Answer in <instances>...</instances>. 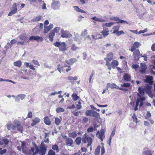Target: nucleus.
<instances>
[{"mask_svg": "<svg viewBox=\"0 0 155 155\" xmlns=\"http://www.w3.org/2000/svg\"><path fill=\"white\" fill-rule=\"evenodd\" d=\"M12 130L14 133H16L17 130L22 133L23 127L21 125V122L17 120H15L12 123Z\"/></svg>", "mask_w": 155, "mask_h": 155, "instance_id": "1", "label": "nucleus"}, {"mask_svg": "<svg viewBox=\"0 0 155 155\" xmlns=\"http://www.w3.org/2000/svg\"><path fill=\"white\" fill-rule=\"evenodd\" d=\"M47 150V146L45 144L44 142H42L40 145L39 148H38V153L40 155H45Z\"/></svg>", "mask_w": 155, "mask_h": 155, "instance_id": "2", "label": "nucleus"}, {"mask_svg": "<svg viewBox=\"0 0 155 155\" xmlns=\"http://www.w3.org/2000/svg\"><path fill=\"white\" fill-rule=\"evenodd\" d=\"M19 6V3H14L10 8V11L8 14V16H11L16 13L17 11V7Z\"/></svg>", "mask_w": 155, "mask_h": 155, "instance_id": "3", "label": "nucleus"}, {"mask_svg": "<svg viewBox=\"0 0 155 155\" xmlns=\"http://www.w3.org/2000/svg\"><path fill=\"white\" fill-rule=\"evenodd\" d=\"M38 147L36 144H34L33 146L31 147V149L29 151H27L28 155H35L38 153Z\"/></svg>", "mask_w": 155, "mask_h": 155, "instance_id": "4", "label": "nucleus"}, {"mask_svg": "<svg viewBox=\"0 0 155 155\" xmlns=\"http://www.w3.org/2000/svg\"><path fill=\"white\" fill-rule=\"evenodd\" d=\"M54 45L56 47L59 48V50L63 52H64L67 49L66 46L64 42H56L54 43Z\"/></svg>", "mask_w": 155, "mask_h": 155, "instance_id": "5", "label": "nucleus"}, {"mask_svg": "<svg viewBox=\"0 0 155 155\" xmlns=\"http://www.w3.org/2000/svg\"><path fill=\"white\" fill-rule=\"evenodd\" d=\"M12 96L15 99V102H19L20 101V99L21 100H23L25 98L26 95L25 94H20L17 95L16 96H15L14 95H12Z\"/></svg>", "mask_w": 155, "mask_h": 155, "instance_id": "6", "label": "nucleus"}, {"mask_svg": "<svg viewBox=\"0 0 155 155\" xmlns=\"http://www.w3.org/2000/svg\"><path fill=\"white\" fill-rule=\"evenodd\" d=\"M152 84H146L145 86L144 89L147 92L149 96L151 98H153V95L152 94L151 91V86Z\"/></svg>", "mask_w": 155, "mask_h": 155, "instance_id": "7", "label": "nucleus"}, {"mask_svg": "<svg viewBox=\"0 0 155 155\" xmlns=\"http://www.w3.org/2000/svg\"><path fill=\"white\" fill-rule=\"evenodd\" d=\"M110 19L111 20H114L117 21L116 23H126L128 24V22L126 21L120 19L118 17H111L110 18Z\"/></svg>", "mask_w": 155, "mask_h": 155, "instance_id": "8", "label": "nucleus"}, {"mask_svg": "<svg viewBox=\"0 0 155 155\" xmlns=\"http://www.w3.org/2000/svg\"><path fill=\"white\" fill-rule=\"evenodd\" d=\"M61 33L62 34L61 36L63 38L70 37L72 36V35L68 31H64L63 29H61Z\"/></svg>", "mask_w": 155, "mask_h": 155, "instance_id": "9", "label": "nucleus"}, {"mask_svg": "<svg viewBox=\"0 0 155 155\" xmlns=\"http://www.w3.org/2000/svg\"><path fill=\"white\" fill-rule=\"evenodd\" d=\"M105 132V130L104 129H101V130L100 132L98 131L96 133V135L97 137L100 139L101 141H103V137L104 136V134Z\"/></svg>", "mask_w": 155, "mask_h": 155, "instance_id": "10", "label": "nucleus"}, {"mask_svg": "<svg viewBox=\"0 0 155 155\" xmlns=\"http://www.w3.org/2000/svg\"><path fill=\"white\" fill-rule=\"evenodd\" d=\"M82 142L84 143H87V147H88L89 146H91L92 143V138L89 137H87L85 139L82 141Z\"/></svg>", "mask_w": 155, "mask_h": 155, "instance_id": "11", "label": "nucleus"}, {"mask_svg": "<svg viewBox=\"0 0 155 155\" xmlns=\"http://www.w3.org/2000/svg\"><path fill=\"white\" fill-rule=\"evenodd\" d=\"M60 6V2L58 1L53 2L51 4L52 8L54 10L58 9Z\"/></svg>", "mask_w": 155, "mask_h": 155, "instance_id": "12", "label": "nucleus"}, {"mask_svg": "<svg viewBox=\"0 0 155 155\" xmlns=\"http://www.w3.org/2000/svg\"><path fill=\"white\" fill-rule=\"evenodd\" d=\"M133 55L134 57L135 60L136 61L138 60L140 56H141L139 50H135L133 52Z\"/></svg>", "mask_w": 155, "mask_h": 155, "instance_id": "13", "label": "nucleus"}, {"mask_svg": "<svg viewBox=\"0 0 155 155\" xmlns=\"http://www.w3.org/2000/svg\"><path fill=\"white\" fill-rule=\"evenodd\" d=\"M103 30L101 32L102 35V37L103 38H105L108 36L109 34V31L107 28H105L104 27H103Z\"/></svg>", "mask_w": 155, "mask_h": 155, "instance_id": "14", "label": "nucleus"}, {"mask_svg": "<svg viewBox=\"0 0 155 155\" xmlns=\"http://www.w3.org/2000/svg\"><path fill=\"white\" fill-rule=\"evenodd\" d=\"M140 45V43L137 42H135L131 46V48L130 51L131 52H133L136 48H138L139 47Z\"/></svg>", "mask_w": 155, "mask_h": 155, "instance_id": "15", "label": "nucleus"}, {"mask_svg": "<svg viewBox=\"0 0 155 155\" xmlns=\"http://www.w3.org/2000/svg\"><path fill=\"white\" fill-rule=\"evenodd\" d=\"M29 40L31 41L35 40L38 41H42L43 40V39L41 37H40L38 36H32L30 38Z\"/></svg>", "mask_w": 155, "mask_h": 155, "instance_id": "16", "label": "nucleus"}, {"mask_svg": "<svg viewBox=\"0 0 155 155\" xmlns=\"http://www.w3.org/2000/svg\"><path fill=\"white\" fill-rule=\"evenodd\" d=\"M146 79L145 80V81L147 83L152 84L153 83V77L151 76H146L145 77Z\"/></svg>", "mask_w": 155, "mask_h": 155, "instance_id": "17", "label": "nucleus"}, {"mask_svg": "<svg viewBox=\"0 0 155 155\" xmlns=\"http://www.w3.org/2000/svg\"><path fill=\"white\" fill-rule=\"evenodd\" d=\"M65 145L66 146H71L73 143V141L70 137L66 138L65 140Z\"/></svg>", "mask_w": 155, "mask_h": 155, "instance_id": "18", "label": "nucleus"}, {"mask_svg": "<svg viewBox=\"0 0 155 155\" xmlns=\"http://www.w3.org/2000/svg\"><path fill=\"white\" fill-rule=\"evenodd\" d=\"M53 27V25L52 24L50 25L49 26H45L44 27V32L45 33H47Z\"/></svg>", "mask_w": 155, "mask_h": 155, "instance_id": "19", "label": "nucleus"}, {"mask_svg": "<svg viewBox=\"0 0 155 155\" xmlns=\"http://www.w3.org/2000/svg\"><path fill=\"white\" fill-rule=\"evenodd\" d=\"M145 98L144 97H138L136 102L138 101V104L140 103V106L141 107L143 105V101H144Z\"/></svg>", "mask_w": 155, "mask_h": 155, "instance_id": "20", "label": "nucleus"}, {"mask_svg": "<svg viewBox=\"0 0 155 155\" xmlns=\"http://www.w3.org/2000/svg\"><path fill=\"white\" fill-rule=\"evenodd\" d=\"M141 69L140 72L142 74L145 73L147 69V66L144 63H141L140 64Z\"/></svg>", "mask_w": 155, "mask_h": 155, "instance_id": "21", "label": "nucleus"}, {"mask_svg": "<svg viewBox=\"0 0 155 155\" xmlns=\"http://www.w3.org/2000/svg\"><path fill=\"white\" fill-rule=\"evenodd\" d=\"M40 121V119L39 118L36 117L32 120V122L31 124V126H33L36 125Z\"/></svg>", "mask_w": 155, "mask_h": 155, "instance_id": "22", "label": "nucleus"}, {"mask_svg": "<svg viewBox=\"0 0 155 155\" xmlns=\"http://www.w3.org/2000/svg\"><path fill=\"white\" fill-rule=\"evenodd\" d=\"M68 80L70 81V82L72 84H73L74 83V81L78 79L77 76L72 77L71 76H69L67 78Z\"/></svg>", "mask_w": 155, "mask_h": 155, "instance_id": "23", "label": "nucleus"}, {"mask_svg": "<svg viewBox=\"0 0 155 155\" xmlns=\"http://www.w3.org/2000/svg\"><path fill=\"white\" fill-rule=\"evenodd\" d=\"M123 78L126 81H129L131 80V77L128 74L125 73L123 76Z\"/></svg>", "mask_w": 155, "mask_h": 155, "instance_id": "24", "label": "nucleus"}, {"mask_svg": "<svg viewBox=\"0 0 155 155\" xmlns=\"http://www.w3.org/2000/svg\"><path fill=\"white\" fill-rule=\"evenodd\" d=\"M91 19L93 20L94 21H95L98 22H104L105 21V20L103 19L102 18H97L96 16H94L92 17L91 18Z\"/></svg>", "mask_w": 155, "mask_h": 155, "instance_id": "25", "label": "nucleus"}, {"mask_svg": "<svg viewBox=\"0 0 155 155\" xmlns=\"http://www.w3.org/2000/svg\"><path fill=\"white\" fill-rule=\"evenodd\" d=\"M42 17L41 15H38L34 17L33 19L31 20V21L33 22L38 21L41 20Z\"/></svg>", "mask_w": 155, "mask_h": 155, "instance_id": "26", "label": "nucleus"}, {"mask_svg": "<svg viewBox=\"0 0 155 155\" xmlns=\"http://www.w3.org/2000/svg\"><path fill=\"white\" fill-rule=\"evenodd\" d=\"M44 122L46 125H50L51 122L48 117H45L44 118Z\"/></svg>", "mask_w": 155, "mask_h": 155, "instance_id": "27", "label": "nucleus"}, {"mask_svg": "<svg viewBox=\"0 0 155 155\" xmlns=\"http://www.w3.org/2000/svg\"><path fill=\"white\" fill-rule=\"evenodd\" d=\"M100 114L94 111L91 117H94L96 119H98L99 118H100Z\"/></svg>", "mask_w": 155, "mask_h": 155, "instance_id": "28", "label": "nucleus"}, {"mask_svg": "<svg viewBox=\"0 0 155 155\" xmlns=\"http://www.w3.org/2000/svg\"><path fill=\"white\" fill-rule=\"evenodd\" d=\"M21 147L22 148V152L26 154V155H28L27 153L26 150H25V143H24L22 142L21 143Z\"/></svg>", "mask_w": 155, "mask_h": 155, "instance_id": "29", "label": "nucleus"}, {"mask_svg": "<svg viewBox=\"0 0 155 155\" xmlns=\"http://www.w3.org/2000/svg\"><path fill=\"white\" fill-rule=\"evenodd\" d=\"M13 64L15 66L21 67L22 64V62L20 61H18L15 62H14Z\"/></svg>", "mask_w": 155, "mask_h": 155, "instance_id": "30", "label": "nucleus"}, {"mask_svg": "<svg viewBox=\"0 0 155 155\" xmlns=\"http://www.w3.org/2000/svg\"><path fill=\"white\" fill-rule=\"evenodd\" d=\"M118 64V62L116 60H114L112 61L111 64V65L113 68H115L117 66Z\"/></svg>", "mask_w": 155, "mask_h": 155, "instance_id": "31", "label": "nucleus"}, {"mask_svg": "<svg viewBox=\"0 0 155 155\" xmlns=\"http://www.w3.org/2000/svg\"><path fill=\"white\" fill-rule=\"evenodd\" d=\"M55 35L54 32L52 31L49 34V40L51 41H52L53 40V37Z\"/></svg>", "mask_w": 155, "mask_h": 155, "instance_id": "32", "label": "nucleus"}, {"mask_svg": "<svg viewBox=\"0 0 155 155\" xmlns=\"http://www.w3.org/2000/svg\"><path fill=\"white\" fill-rule=\"evenodd\" d=\"M138 90L139 91V93L138 94V97H142V96L144 94V92L143 90H141L140 88L139 87Z\"/></svg>", "mask_w": 155, "mask_h": 155, "instance_id": "33", "label": "nucleus"}, {"mask_svg": "<svg viewBox=\"0 0 155 155\" xmlns=\"http://www.w3.org/2000/svg\"><path fill=\"white\" fill-rule=\"evenodd\" d=\"M101 147L100 146H98L94 152L95 155H99Z\"/></svg>", "mask_w": 155, "mask_h": 155, "instance_id": "34", "label": "nucleus"}, {"mask_svg": "<svg viewBox=\"0 0 155 155\" xmlns=\"http://www.w3.org/2000/svg\"><path fill=\"white\" fill-rule=\"evenodd\" d=\"M113 58V54L111 53H110L107 55V57L106 58H105L104 59H107L110 61Z\"/></svg>", "mask_w": 155, "mask_h": 155, "instance_id": "35", "label": "nucleus"}, {"mask_svg": "<svg viewBox=\"0 0 155 155\" xmlns=\"http://www.w3.org/2000/svg\"><path fill=\"white\" fill-rule=\"evenodd\" d=\"M93 111L92 110H87L85 112V114L87 116L91 117Z\"/></svg>", "mask_w": 155, "mask_h": 155, "instance_id": "36", "label": "nucleus"}, {"mask_svg": "<svg viewBox=\"0 0 155 155\" xmlns=\"http://www.w3.org/2000/svg\"><path fill=\"white\" fill-rule=\"evenodd\" d=\"M114 22H109L107 23H106L105 24H103L102 25V26L103 27H104V26H106L107 27H110L112 25H113L114 24Z\"/></svg>", "mask_w": 155, "mask_h": 155, "instance_id": "37", "label": "nucleus"}, {"mask_svg": "<svg viewBox=\"0 0 155 155\" xmlns=\"http://www.w3.org/2000/svg\"><path fill=\"white\" fill-rule=\"evenodd\" d=\"M74 8L77 12L83 13H85V11L79 8L77 6H74Z\"/></svg>", "mask_w": 155, "mask_h": 155, "instance_id": "38", "label": "nucleus"}, {"mask_svg": "<svg viewBox=\"0 0 155 155\" xmlns=\"http://www.w3.org/2000/svg\"><path fill=\"white\" fill-rule=\"evenodd\" d=\"M110 87L111 88H115L116 89H119V87H117L116 85L114 83L110 84H110H109Z\"/></svg>", "mask_w": 155, "mask_h": 155, "instance_id": "39", "label": "nucleus"}, {"mask_svg": "<svg viewBox=\"0 0 155 155\" xmlns=\"http://www.w3.org/2000/svg\"><path fill=\"white\" fill-rule=\"evenodd\" d=\"M81 137H78L76 138L75 142L77 145H79L81 143Z\"/></svg>", "mask_w": 155, "mask_h": 155, "instance_id": "40", "label": "nucleus"}, {"mask_svg": "<svg viewBox=\"0 0 155 155\" xmlns=\"http://www.w3.org/2000/svg\"><path fill=\"white\" fill-rule=\"evenodd\" d=\"M73 100L74 101H76L78 98L79 97L75 94L73 93L71 96Z\"/></svg>", "mask_w": 155, "mask_h": 155, "instance_id": "41", "label": "nucleus"}, {"mask_svg": "<svg viewBox=\"0 0 155 155\" xmlns=\"http://www.w3.org/2000/svg\"><path fill=\"white\" fill-rule=\"evenodd\" d=\"M52 148L54 150L56 151L57 152H58L59 151L58 146L56 144L53 145Z\"/></svg>", "mask_w": 155, "mask_h": 155, "instance_id": "42", "label": "nucleus"}, {"mask_svg": "<svg viewBox=\"0 0 155 155\" xmlns=\"http://www.w3.org/2000/svg\"><path fill=\"white\" fill-rule=\"evenodd\" d=\"M64 111V109L62 108L58 107L56 108V111L57 113L63 112Z\"/></svg>", "mask_w": 155, "mask_h": 155, "instance_id": "43", "label": "nucleus"}, {"mask_svg": "<svg viewBox=\"0 0 155 155\" xmlns=\"http://www.w3.org/2000/svg\"><path fill=\"white\" fill-rule=\"evenodd\" d=\"M20 38L22 40H25L26 39V36L25 33L19 36Z\"/></svg>", "mask_w": 155, "mask_h": 155, "instance_id": "44", "label": "nucleus"}, {"mask_svg": "<svg viewBox=\"0 0 155 155\" xmlns=\"http://www.w3.org/2000/svg\"><path fill=\"white\" fill-rule=\"evenodd\" d=\"M113 33L114 34H116L117 36H119L122 34H124V33L123 31H113Z\"/></svg>", "mask_w": 155, "mask_h": 155, "instance_id": "45", "label": "nucleus"}, {"mask_svg": "<svg viewBox=\"0 0 155 155\" xmlns=\"http://www.w3.org/2000/svg\"><path fill=\"white\" fill-rule=\"evenodd\" d=\"M17 40L15 39H13L11 41L10 43H8L7 44L8 45L10 46L11 48V47L12 44H15Z\"/></svg>", "mask_w": 155, "mask_h": 155, "instance_id": "46", "label": "nucleus"}, {"mask_svg": "<svg viewBox=\"0 0 155 155\" xmlns=\"http://www.w3.org/2000/svg\"><path fill=\"white\" fill-rule=\"evenodd\" d=\"M77 136V134L75 132H73L70 133L69 134V137L73 138H75Z\"/></svg>", "mask_w": 155, "mask_h": 155, "instance_id": "47", "label": "nucleus"}, {"mask_svg": "<svg viewBox=\"0 0 155 155\" xmlns=\"http://www.w3.org/2000/svg\"><path fill=\"white\" fill-rule=\"evenodd\" d=\"M61 120L58 117H56L55 119V123L57 125H58L60 123Z\"/></svg>", "mask_w": 155, "mask_h": 155, "instance_id": "48", "label": "nucleus"}, {"mask_svg": "<svg viewBox=\"0 0 155 155\" xmlns=\"http://www.w3.org/2000/svg\"><path fill=\"white\" fill-rule=\"evenodd\" d=\"M12 124L11 122H8L6 126L8 130H9L11 129H12Z\"/></svg>", "mask_w": 155, "mask_h": 155, "instance_id": "49", "label": "nucleus"}, {"mask_svg": "<svg viewBox=\"0 0 155 155\" xmlns=\"http://www.w3.org/2000/svg\"><path fill=\"white\" fill-rule=\"evenodd\" d=\"M143 155H152L151 151L149 150H146L143 153Z\"/></svg>", "mask_w": 155, "mask_h": 155, "instance_id": "50", "label": "nucleus"}, {"mask_svg": "<svg viewBox=\"0 0 155 155\" xmlns=\"http://www.w3.org/2000/svg\"><path fill=\"white\" fill-rule=\"evenodd\" d=\"M106 61V65L107 66L108 69L109 70H110L111 69V66L110 65V61L109 60H108L107 59H105Z\"/></svg>", "mask_w": 155, "mask_h": 155, "instance_id": "51", "label": "nucleus"}, {"mask_svg": "<svg viewBox=\"0 0 155 155\" xmlns=\"http://www.w3.org/2000/svg\"><path fill=\"white\" fill-rule=\"evenodd\" d=\"M130 85V84L129 83H124L123 84H121V86L122 87H129Z\"/></svg>", "mask_w": 155, "mask_h": 155, "instance_id": "52", "label": "nucleus"}, {"mask_svg": "<svg viewBox=\"0 0 155 155\" xmlns=\"http://www.w3.org/2000/svg\"><path fill=\"white\" fill-rule=\"evenodd\" d=\"M71 65H72L74 63L77 61V60L75 58H71L69 60Z\"/></svg>", "mask_w": 155, "mask_h": 155, "instance_id": "53", "label": "nucleus"}, {"mask_svg": "<svg viewBox=\"0 0 155 155\" xmlns=\"http://www.w3.org/2000/svg\"><path fill=\"white\" fill-rule=\"evenodd\" d=\"M78 47L76 46L75 45L73 44L71 46V49L73 51H76Z\"/></svg>", "mask_w": 155, "mask_h": 155, "instance_id": "54", "label": "nucleus"}, {"mask_svg": "<svg viewBox=\"0 0 155 155\" xmlns=\"http://www.w3.org/2000/svg\"><path fill=\"white\" fill-rule=\"evenodd\" d=\"M87 34V30L85 29L81 33V35L83 37L85 36Z\"/></svg>", "mask_w": 155, "mask_h": 155, "instance_id": "55", "label": "nucleus"}, {"mask_svg": "<svg viewBox=\"0 0 155 155\" xmlns=\"http://www.w3.org/2000/svg\"><path fill=\"white\" fill-rule=\"evenodd\" d=\"M91 37L93 39L95 40L101 39H102L103 38V37L102 36H100L99 37H96L94 35H91Z\"/></svg>", "mask_w": 155, "mask_h": 155, "instance_id": "56", "label": "nucleus"}, {"mask_svg": "<svg viewBox=\"0 0 155 155\" xmlns=\"http://www.w3.org/2000/svg\"><path fill=\"white\" fill-rule=\"evenodd\" d=\"M105 148L104 146H102L101 148V155H103V154L105 153Z\"/></svg>", "mask_w": 155, "mask_h": 155, "instance_id": "57", "label": "nucleus"}, {"mask_svg": "<svg viewBox=\"0 0 155 155\" xmlns=\"http://www.w3.org/2000/svg\"><path fill=\"white\" fill-rule=\"evenodd\" d=\"M120 28V26L118 25L113 27V29L114 30V31H117Z\"/></svg>", "mask_w": 155, "mask_h": 155, "instance_id": "58", "label": "nucleus"}, {"mask_svg": "<svg viewBox=\"0 0 155 155\" xmlns=\"http://www.w3.org/2000/svg\"><path fill=\"white\" fill-rule=\"evenodd\" d=\"M48 155H55V153L52 150H50L48 154Z\"/></svg>", "mask_w": 155, "mask_h": 155, "instance_id": "59", "label": "nucleus"}, {"mask_svg": "<svg viewBox=\"0 0 155 155\" xmlns=\"http://www.w3.org/2000/svg\"><path fill=\"white\" fill-rule=\"evenodd\" d=\"M61 29L59 27H56L54 29V31L56 33H57Z\"/></svg>", "mask_w": 155, "mask_h": 155, "instance_id": "60", "label": "nucleus"}, {"mask_svg": "<svg viewBox=\"0 0 155 155\" xmlns=\"http://www.w3.org/2000/svg\"><path fill=\"white\" fill-rule=\"evenodd\" d=\"M33 63L36 65H37L38 66H40V64L38 62L37 60H32Z\"/></svg>", "mask_w": 155, "mask_h": 155, "instance_id": "61", "label": "nucleus"}, {"mask_svg": "<svg viewBox=\"0 0 155 155\" xmlns=\"http://www.w3.org/2000/svg\"><path fill=\"white\" fill-rule=\"evenodd\" d=\"M79 37H76L74 38V40L78 42L79 44L81 43V40L79 39Z\"/></svg>", "mask_w": 155, "mask_h": 155, "instance_id": "62", "label": "nucleus"}, {"mask_svg": "<svg viewBox=\"0 0 155 155\" xmlns=\"http://www.w3.org/2000/svg\"><path fill=\"white\" fill-rule=\"evenodd\" d=\"M115 129H113V130L110 134V137H111V138L113 137L115 135Z\"/></svg>", "mask_w": 155, "mask_h": 155, "instance_id": "63", "label": "nucleus"}, {"mask_svg": "<svg viewBox=\"0 0 155 155\" xmlns=\"http://www.w3.org/2000/svg\"><path fill=\"white\" fill-rule=\"evenodd\" d=\"M139 65L137 64H133L132 65V67L135 70L139 68Z\"/></svg>", "mask_w": 155, "mask_h": 155, "instance_id": "64", "label": "nucleus"}]
</instances>
